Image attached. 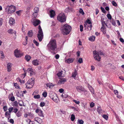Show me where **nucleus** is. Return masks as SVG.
<instances>
[{"mask_svg":"<svg viewBox=\"0 0 124 124\" xmlns=\"http://www.w3.org/2000/svg\"><path fill=\"white\" fill-rule=\"evenodd\" d=\"M47 46L50 49L52 50H55L57 48L56 40L54 39H51Z\"/></svg>","mask_w":124,"mask_h":124,"instance_id":"nucleus-1","label":"nucleus"},{"mask_svg":"<svg viewBox=\"0 0 124 124\" xmlns=\"http://www.w3.org/2000/svg\"><path fill=\"white\" fill-rule=\"evenodd\" d=\"M99 54L100 55H103L104 54L101 51H97L95 50L93 52V56L96 60L99 62L101 60V57Z\"/></svg>","mask_w":124,"mask_h":124,"instance_id":"nucleus-2","label":"nucleus"},{"mask_svg":"<svg viewBox=\"0 0 124 124\" xmlns=\"http://www.w3.org/2000/svg\"><path fill=\"white\" fill-rule=\"evenodd\" d=\"M5 11L8 14L14 13L16 10V7L14 6H7L5 8Z\"/></svg>","mask_w":124,"mask_h":124,"instance_id":"nucleus-3","label":"nucleus"},{"mask_svg":"<svg viewBox=\"0 0 124 124\" xmlns=\"http://www.w3.org/2000/svg\"><path fill=\"white\" fill-rule=\"evenodd\" d=\"M58 20L61 23L64 22L66 21V17L63 13H60L57 17Z\"/></svg>","mask_w":124,"mask_h":124,"instance_id":"nucleus-4","label":"nucleus"},{"mask_svg":"<svg viewBox=\"0 0 124 124\" xmlns=\"http://www.w3.org/2000/svg\"><path fill=\"white\" fill-rule=\"evenodd\" d=\"M34 79L31 78L26 83V87L27 88H32L34 83Z\"/></svg>","mask_w":124,"mask_h":124,"instance_id":"nucleus-5","label":"nucleus"},{"mask_svg":"<svg viewBox=\"0 0 124 124\" xmlns=\"http://www.w3.org/2000/svg\"><path fill=\"white\" fill-rule=\"evenodd\" d=\"M49 96L51 99L56 103L59 101V99L56 95L53 92H50L49 94Z\"/></svg>","mask_w":124,"mask_h":124,"instance_id":"nucleus-6","label":"nucleus"},{"mask_svg":"<svg viewBox=\"0 0 124 124\" xmlns=\"http://www.w3.org/2000/svg\"><path fill=\"white\" fill-rule=\"evenodd\" d=\"M71 29L70 26L67 24L63 25L61 28V30L62 31H70Z\"/></svg>","mask_w":124,"mask_h":124,"instance_id":"nucleus-7","label":"nucleus"},{"mask_svg":"<svg viewBox=\"0 0 124 124\" xmlns=\"http://www.w3.org/2000/svg\"><path fill=\"white\" fill-rule=\"evenodd\" d=\"M14 54L15 56L17 58L20 57L23 55V53H21L19 50L17 49L14 51Z\"/></svg>","mask_w":124,"mask_h":124,"instance_id":"nucleus-8","label":"nucleus"},{"mask_svg":"<svg viewBox=\"0 0 124 124\" xmlns=\"http://www.w3.org/2000/svg\"><path fill=\"white\" fill-rule=\"evenodd\" d=\"M37 37L40 42L42 41L43 38V31H39L37 34Z\"/></svg>","mask_w":124,"mask_h":124,"instance_id":"nucleus-9","label":"nucleus"},{"mask_svg":"<svg viewBox=\"0 0 124 124\" xmlns=\"http://www.w3.org/2000/svg\"><path fill=\"white\" fill-rule=\"evenodd\" d=\"M27 71L31 76L34 75L36 74L34 70L32 68H28Z\"/></svg>","mask_w":124,"mask_h":124,"instance_id":"nucleus-10","label":"nucleus"},{"mask_svg":"<svg viewBox=\"0 0 124 124\" xmlns=\"http://www.w3.org/2000/svg\"><path fill=\"white\" fill-rule=\"evenodd\" d=\"M59 79L60 80L58 82V84L60 85L64 84L67 81V79L65 78H60Z\"/></svg>","mask_w":124,"mask_h":124,"instance_id":"nucleus-11","label":"nucleus"},{"mask_svg":"<svg viewBox=\"0 0 124 124\" xmlns=\"http://www.w3.org/2000/svg\"><path fill=\"white\" fill-rule=\"evenodd\" d=\"M40 21L38 19H35L33 20L32 22L33 24L35 26L38 25L40 23Z\"/></svg>","mask_w":124,"mask_h":124,"instance_id":"nucleus-12","label":"nucleus"},{"mask_svg":"<svg viewBox=\"0 0 124 124\" xmlns=\"http://www.w3.org/2000/svg\"><path fill=\"white\" fill-rule=\"evenodd\" d=\"M78 75L77 70L75 69L74 71L72 73V77L74 79H76V77Z\"/></svg>","mask_w":124,"mask_h":124,"instance_id":"nucleus-13","label":"nucleus"},{"mask_svg":"<svg viewBox=\"0 0 124 124\" xmlns=\"http://www.w3.org/2000/svg\"><path fill=\"white\" fill-rule=\"evenodd\" d=\"M12 64L10 63H8L7 64V71L8 72H10L11 70Z\"/></svg>","mask_w":124,"mask_h":124,"instance_id":"nucleus-14","label":"nucleus"},{"mask_svg":"<svg viewBox=\"0 0 124 124\" xmlns=\"http://www.w3.org/2000/svg\"><path fill=\"white\" fill-rule=\"evenodd\" d=\"M34 120L37 122L38 123L40 124L42 122V120L41 118L38 117H35L34 118Z\"/></svg>","mask_w":124,"mask_h":124,"instance_id":"nucleus-15","label":"nucleus"},{"mask_svg":"<svg viewBox=\"0 0 124 124\" xmlns=\"http://www.w3.org/2000/svg\"><path fill=\"white\" fill-rule=\"evenodd\" d=\"M72 11V8L70 7H68L66 8L65 10V13H68L71 12Z\"/></svg>","mask_w":124,"mask_h":124,"instance_id":"nucleus-16","label":"nucleus"},{"mask_svg":"<svg viewBox=\"0 0 124 124\" xmlns=\"http://www.w3.org/2000/svg\"><path fill=\"white\" fill-rule=\"evenodd\" d=\"M50 16L52 18L54 17L55 15V12L53 10H51L50 11Z\"/></svg>","mask_w":124,"mask_h":124,"instance_id":"nucleus-17","label":"nucleus"},{"mask_svg":"<svg viewBox=\"0 0 124 124\" xmlns=\"http://www.w3.org/2000/svg\"><path fill=\"white\" fill-rule=\"evenodd\" d=\"M9 22L10 25L11 26L15 23L14 20L13 18H10L9 19Z\"/></svg>","mask_w":124,"mask_h":124,"instance_id":"nucleus-18","label":"nucleus"},{"mask_svg":"<svg viewBox=\"0 0 124 124\" xmlns=\"http://www.w3.org/2000/svg\"><path fill=\"white\" fill-rule=\"evenodd\" d=\"M32 64L35 66H37L39 65V61L36 59L34 60L32 62Z\"/></svg>","mask_w":124,"mask_h":124,"instance_id":"nucleus-19","label":"nucleus"},{"mask_svg":"<svg viewBox=\"0 0 124 124\" xmlns=\"http://www.w3.org/2000/svg\"><path fill=\"white\" fill-rule=\"evenodd\" d=\"M73 59L71 58H69L68 59H67L65 60V62L68 63H72L73 62Z\"/></svg>","mask_w":124,"mask_h":124,"instance_id":"nucleus-20","label":"nucleus"},{"mask_svg":"<svg viewBox=\"0 0 124 124\" xmlns=\"http://www.w3.org/2000/svg\"><path fill=\"white\" fill-rule=\"evenodd\" d=\"M76 88L77 90L78 91H83L84 90V88L81 86H77Z\"/></svg>","mask_w":124,"mask_h":124,"instance_id":"nucleus-21","label":"nucleus"},{"mask_svg":"<svg viewBox=\"0 0 124 124\" xmlns=\"http://www.w3.org/2000/svg\"><path fill=\"white\" fill-rule=\"evenodd\" d=\"M55 84L51 83H47L46 84V85L49 88H52L55 85Z\"/></svg>","mask_w":124,"mask_h":124,"instance_id":"nucleus-22","label":"nucleus"},{"mask_svg":"<svg viewBox=\"0 0 124 124\" xmlns=\"http://www.w3.org/2000/svg\"><path fill=\"white\" fill-rule=\"evenodd\" d=\"M95 39V37L93 36L89 37L88 38L89 40L92 42L94 41Z\"/></svg>","mask_w":124,"mask_h":124,"instance_id":"nucleus-23","label":"nucleus"},{"mask_svg":"<svg viewBox=\"0 0 124 124\" xmlns=\"http://www.w3.org/2000/svg\"><path fill=\"white\" fill-rule=\"evenodd\" d=\"M62 71H61L57 74V75L59 78L61 77H63L64 76V75L62 74Z\"/></svg>","mask_w":124,"mask_h":124,"instance_id":"nucleus-24","label":"nucleus"},{"mask_svg":"<svg viewBox=\"0 0 124 124\" xmlns=\"http://www.w3.org/2000/svg\"><path fill=\"white\" fill-rule=\"evenodd\" d=\"M5 115L8 118V120L9 119V118L10 117V113L7 111L5 113Z\"/></svg>","mask_w":124,"mask_h":124,"instance_id":"nucleus-25","label":"nucleus"},{"mask_svg":"<svg viewBox=\"0 0 124 124\" xmlns=\"http://www.w3.org/2000/svg\"><path fill=\"white\" fill-rule=\"evenodd\" d=\"M31 56L29 55H26L25 57V58L27 61H29L31 58Z\"/></svg>","mask_w":124,"mask_h":124,"instance_id":"nucleus-26","label":"nucleus"},{"mask_svg":"<svg viewBox=\"0 0 124 124\" xmlns=\"http://www.w3.org/2000/svg\"><path fill=\"white\" fill-rule=\"evenodd\" d=\"M97 111L99 114H100L102 112V110L101 108L100 107L98 106L97 108Z\"/></svg>","mask_w":124,"mask_h":124,"instance_id":"nucleus-27","label":"nucleus"},{"mask_svg":"<svg viewBox=\"0 0 124 124\" xmlns=\"http://www.w3.org/2000/svg\"><path fill=\"white\" fill-rule=\"evenodd\" d=\"M87 23L89 24H91V21L88 19H87L85 22V23L84 24L85 27L86 25H87L86 23Z\"/></svg>","mask_w":124,"mask_h":124,"instance_id":"nucleus-28","label":"nucleus"},{"mask_svg":"<svg viewBox=\"0 0 124 124\" xmlns=\"http://www.w3.org/2000/svg\"><path fill=\"white\" fill-rule=\"evenodd\" d=\"M28 116L31 118H33L34 117V114L31 113H28Z\"/></svg>","mask_w":124,"mask_h":124,"instance_id":"nucleus-29","label":"nucleus"},{"mask_svg":"<svg viewBox=\"0 0 124 124\" xmlns=\"http://www.w3.org/2000/svg\"><path fill=\"white\" fill-rule=\"evenodd\" d=\"M38 115L40 116L43 117H44V114L43 113L42 111L41 110L38 113Z\"/></svg>","mask_w":124,"mask_h":124,"instance_id":"nucleus-30","label":"nucleus"},{"mask_svg":"<svg viewBox=\"0 0 124 124\" xmlns=\"http://www.w3.org/2000/svg\"><path fill=\"white\" fill-rule=\"evenodd\" d=\"M17 80L20 83V84H24L25 83L24 80H21L20 78H18Z\"/></svg>","mask_w":124,"mask_h":124,"instance_id":"nucleus-31","label":"nucleus"},{"mask_svg":"<svg viewBox=\"0 0 124 124\" xmlns=\"http://www.w3.org/2000/svg\"><path fill=\"white\" fill-rule=\"evenodd\" d=\"M34 98L35 99H39L40 98V96L39 94L35 95L33 96Z\"/></svg>","mask_w":124,"mask_h":124,"instance_id":"nucleus-32","label":"nucleus"},{"mask_svg":"<svg viewBox=\"0 0 124 124\" xmlns=\"http://www.w3.org/2000/svg\"><path fill=\"white\" fill-rule=\"evenodd\" d=\"M28 35L29 37H31L32 36L33 34V32L32 31H28Z\"/></svg>","mask_w":124,"mask_h":124,"instance_id":"nucleus-33","label":"nucleus"},{"mask_svg":"<svg viewBox=\"0 0 124 124\" xmlns=\"http://www.w3.org/2000/svg\"><path fill=\"white\" fill-rule=\"evenodd\" d=\"M111 23L114 26H115L116 25V23L115 21L113 20V19H112L111 21Z\"/></svg>","mask_w":124,"mask_h":124,"instance_id":"nucleus-34","label":"nucleus"},{"mask_svg":"<svg viewBox=\"0 0 124 124\" xmlns=\"http://www.w3.org/2000/svg\"><path fill=\"white\" fill-rule=\"evenodd\" d=\"M71 108L72 109H74V111H78L79 109L78 108H75L74 107H71Z\"/></svg>","mask_w":124,"mask_h":124,"instance_id":"nucleus-35","label":"nucleus"},{"mask_svg":"<svg viewBox=\"0 0 124 124\" xmlns=\"http://www.w3.org/2000/svg\"><path fill=\"white\" fill-rule=\"evenodd\" d=\"M70 31H62V33L64 35H66L69 33Z\"/></svg>","mask_w":124,"mask_h":124,"instance_id":"nucleus-36","label":"nucleus"},{"mask_svg":"<svg viewBox=\"0 0 124 124\" xmlns=\"http://www.w3.org/2000/svg\"><path fill=\"white\" fill-rule=\"evenodd\" d=\"M75 118V116L73 115H72L71 116V119L72 121H74Z\"/></svg>","mask_w":124,"mask_h":124,"instance_id":"nucleus-37","label":"nucleus"},{"mask_svg":"<svg viewBox=\"0 0 124 124\" xmlns=\"http://www.w3.org/2000/svg\"><path fill=\"white\" fill-rule=\"evenodd\" d=\"M92 24H91L89 26H88L87 27L88 30H87L91 31L92 30Z\"/></svg>","mask_w":124,"mask_h":124,"instance_id":"nucleus-38","label":"nucleus"},{"mask_svg":"<svg viewBox=\"0 0 124 124\" xmlns=\"http://www.w3.org/2000/svg\"><path fill=\"white\" fill-rule=\"evenodd\" d=\"M16 115L18 117H19L21 116L22 115V114L19 111L16 114Z\"/></svg>","mask_w":124,"mask_h":124,"instance_id":"nucleus-39","label":"nucleus"},{"mask_svg":"<svg viewBox=\"0 0 124 124\" xmlns=\"http://www.w3.org/2000/svg\"><path fill=\"white\" fill-rule=\"evenodd\" d=\"M79 12L82 15H83L84 14V12L82 9L80 8L79 9Z\"/></svg>","mask_w":124,"mask_h":124,"instance_id":"nucleus-40","label":"nucleus"},{"mask_svg":"<svg viewBox=\"0 0 124 124\" xmlns=\"http://www.w3.org/2000/svg\"><path fill=\"white\" fill-rule=\"evenodd\" d=\"M39 11V8L37 7H35L34 9V12L38 13Z\"/></svg>","mask_w":124,"mask_h":124,"instance_id":"nucleus-41","label":"nucleus"},{"mask_svg":"<svg viewBox=\"0 0 124 124\" xmlns=\"http://www.w3.org/2000/svg\"><path fill=\"white\" fill-rule=\"evenodd\" d=\"M78 121L79 124H83L84 123V121L82 120H78Z\"/></svg>","mask_w":124,"mask_h":124,"instance_id":"nucleus-42","label":"nucleus"},{"mask_svg":"<svg viewBox=\"0 0 124 124\" xmlns=\"http://www.w3.org/2000/svg\"><path fill=\"white\" fill-rule=\"evenodd\" d=\"M47 93L46 92H45L43 93L42 95L43 97H46L47 96Z\"/></svg>","mask_w":124,"mask_h":124,"instance_id":"nucleus-43","label":"nucleus"},{"mask_svg":"<svg viewBox=\"0 0 124 124\" xmlns=\"http://www.w3.org/2000/svg\"><path fill=\"white\" fill-rule=\"evenodd\" d=\"M38 15V13L34 12V13H33V17L34 18H36Z\"/></svg>","mask_w":124,"mask_h":124,"instance_id":"nucleus-44","label":"nucleus"},{"mask_svg":"<svg viewBox=\"0 0 124 124\" xmlns=\"http://www.w3.org/2000/svg\"><path fill=\"white\" fill-rule=\"evenodd\" d=\"M102 117L105 119L106 120H107L108 118V117L107 115H103L102 116Z\"/></svg>","mask_w":124,"mask_h":124,"instance_id":"nucleus-45","label":"nucleus"},{"mask_svg":"<svg viewBox=\"0 0 124 124\" xmlns=\"http://www.w3.org/2000/svg\"><path fill=\"white\" fill-rule=\"evenodd\" d=\"M107 18H108V19H110V20L112 19H111V18H112L110 14H108L107 15Z\"/></svg>","mask_w":124,"mask_h":124,"instance_id":"nucleus-46","label":"nucleus"},{"mask_svg":"<svg viewBox=\"0 0 124 124\" xmlns=\"http://www.w3.org/2000/svg\"><path fill=\"white\" fill-rule=\"evenodd\" d=\"M33 43L36 44V45L37 46H38L39 45V44L38 42L37 41L35 40H33Z\"/></svg>","mask_w":124,"mask_h":124,"instance_id":"nucleus-47","label":"nucleus"},{"mask_svg":"<svg viewBox=\"0 0 124 124\" xmlns=\"http://www.w3.org/2000/svg\"><path fill=\"white\" fill-rule=\"evenodd\" d=\"M8 122H9L11 123L12 124H13L14 123V121L13 119H11L9 120H8Z\"/></svg>","mask_w":124,"mask_h":124,"instance_id":"nucleus-48","label":"nucleus"},{"mask_svg":"<svg viewBox=\"0 0 124 124\" xmlns=\"http://www.w3.org/2000/svg\"><path fill=\"white\" fill-rule=\"evenodd\" d=\"M78 62L80 63H81L83 62V59L81 58H79L78 60Z\"/></svg>","mask_w":124,"mask_h":124,"instance_id":"nucleus-49","label":"nucleus"},{"mask_svg":"<svg viewBox=\"0 0 124 124\" xmlns=\"http://www.w3.org/2000/svg\"><path fill=\"white\" fill-rule=\"evenodd\" d=\"M101 8L103 13H106V11L104 8H102V7H101Z\"/></svg>","mask_w":124,"mask_h":124,"instance_id":"nucleus-50","label":"nucleus"},{"mask_svg":"<svg viewBox=\"0 0 124 124\" xmlns=\"http://www.w3.org/2000/svg\"><path fill=\"white\" fill-rule=\"evenodd\" d=\"M112 4L113 5L115 6H116L117 5V4L114 1H112Z\"/></svg>","mask_w":124,"mask_h":124,"instance_id":"nucleus-51","label":"nucleus"},{"mask_svg":"<svg viewBox=\"0 0 124 124\" xmlns=\"http://www.w3.org/2000/svg\"><path fill=\"white\" fill-rule=\"evenodd\" d=\"M73 101L77 104H78L80 103V102L79 101H77L75 100H73Z\"/></svg>","mask_w":124,"mask_h":124,"instance_id":"nucleus-52","label":"nucleus"},{"mask_svg":"<svg viewBox=\"0 0 124 124\" xmlns=\"http://www.w3.org/2000/svg\"><path fill=\"white\" fill-rule=\"evenodd\" d=\"M90 91L93 94H94V91L93 89V88H91L89 89Z\"/></svg>","mask_w":124,"mask_h":124,"instance_id":"nucleus-53","label":"nucleus"},{"mask_svg":"<svg viewBox=\"0 0 124 124\" xmlns=\"http://www.w3.org/2000/svg\"><path fill=\"white\" fill-rule=\"evenodd\" d=\"M18 105V103L16 101H15L13 102V105L15 106H17Z\"/></svg>","mask_w":124,"mask_h":124,"instance_id":"nucleus-54","label":"nucleus"},{"mask_svg":"<svg viewBox=\"0 0 124 124\" xmlns=\"http://www.w3.org/2000/svg\"><path fill=\"white\" fill-rule=\"evenodd\" d=\"M45 105V103L44 102H41L40 104V106L42 107H43Z\"/></svg>","mask_w":124,"mask_h":124,"instance_id":"nucleus-55","label":"nucleus"},{"mask_svg":"<svg viewBox=\"0 0 124 124\" xmlns=\"http://www.w3.org/2000/svg\"><path fill=\"white\" fill-rule=\"evenodd\" d=\"M13 107L9 108V109H8L9 112L10 113L11 112V111L13 110Z\"/></svg>","mask_w":124,"mask_h":124,"instance_id":"nucleus-56","label":"nucleus"},{"mask_svg":"<svg viewBox=\"0 0 124 124\" xmlns=\"http://www.w3.org/2000/svg\"><path fill=\"white\" fill-rule=\"evenodd\" d=\"M94 106V103L93 102H92L90 104V106L91 108L93 107Z\"/></svg>","mask_w":124,"mask_h":124,"instance_id":"nucleus-57","label":"nucleus"},{"mask_svg":"<svg viewBox=\"0 0 124 124\" xmlns=\"http://www.w3.org/2000/svg\"><path fill=\"white\" fill-rule=\"evenodd\" d=\"M114 92L115 94L117 95L118 94V92L117 90H115L114 91Z\"/></svg>","mask_w":124,"mask_h":124,"instance_id":"nucleus-58","label":"nucleus"},{"mask_svg":"<svg viewBox=\"0 0 124 124\" xmlns=\"http://www.w3.org/2000/svg\"><path fill=\"white\" fill-rule=\"evenodd\" d=\"M15 97L14 96L11 97L10 99V100H11V101H15Z\"/></svg>","mask_w":124,"mask_h":124,"instance_id":"nucleus-59","label":"nucleus"},{"mask_svg":"<svg viewBox=\"0 0 124 124\" xmlns=\"http://www.w3.org/2000/svg\"><path fill=\"white\" fill-rule=\"evenodd\" d=\"M27 43V40H25L23 43V44L25 46L26 45Z\"/></svg>","mask_w":124,"mask_h":124,"instance_id":"nucleus-60","label":"nucleus"},{"mask_svg":"<svg viewBox=\"0 0 124 124\" xmlns=\"http://www.w3.org/2000/svg\"><path fill=\"white\" fill-rule=\"evenodd\" d=\"M14 86L17 89H19L20 88L19 86L17 84H14Z\"/></svg>","mask_w":124,"mask_h":124,"instance_id":"nucleus-61","label":"nucleus"},{"mask_svg":"<svg viewBox=\"0 0 124 124\" xmlns=\"http://www.w3.org/2000/svg\"><path fill=\"white\" fill-rule=\"evenodd\" d=\"M41 110L40 109H39L38 108L36 110H35V112L36 113H38V114L39 113L40 111Z\"/></svg>","mask_w":124,"mask_h":124,"instance_id":"nucleus-62","label":"nucleus"},{"mask_svg":"<svg viewBox=\"0 0 124 124\" xmlns=\"http://www.w3.org/2000/svg\"><path fill=\"white\" fill-rule=\"evenodd\" d=\"M3 109L5 111H6L7 110V106H5L3 107Z\"/></svg>","mask_w":124,"mask_h":124,"instance_id":"nucleus-63","label":"nucleus"},{"mask_svg":"<svg viewBox=\"0 0 124 124\" xmlns=\"http://www.w3.org/2000/svg\"><path fill=\"white\" fill-rule=\"evenodd\" d=\"M83 26L82 25H80V31H83Z\"/></svg>","mask_w":124,"mask_h":124,"instance_id":"nucleus-64","label":"nucleus"}]
</instances>
